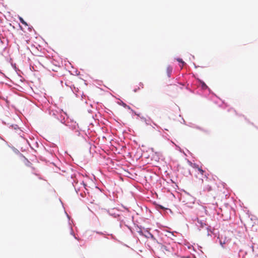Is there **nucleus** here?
<instances>
[{"mask_svg": "<svg viewBox=\"0 0 258 258\" xmlns=\"http://www.w3.org/2000/svg\"><path fill=\"white\" fill-rule=\"evenodd\" d=\"M146 229H149V230H150V229H151V228H146Z\"/></svg>", "mask_w": 258, "mask_h": 258, "instance_id": "nucleus-10", "label": "nucleus"}, {"mask_svg": "<svg viewBox=\"0 0 258 258\" xmlns=\"http://www.w3.org/2000/svg\"><path fill=\"white\" fill-rule=\"evenodd\" d=\"M200 82H201V84L202 86V88L203 89H206L207 88H208V86L206 85V84L204 82H202L201 81Z\"/></svg>", "mask_w": 258, "mask_h": 258, "instance_id": "nucleus-4", "label": "nucleus"}, {"mask_svg": "<svg viewBox=\"0 0 258 258\" xmlns=\"http://www.w3.org/2000/svg\"><path fill=\"white\" fill-rule=\"evenodd\" d=\"M69 231H70V233H71V234H73V231H72V228H71L69 227Z\"/></svg>", "mask_w": 258, "mask_h": 258, "instance_id": "nucleus-7", "label": "nucleus"}, {"mask_svg": "<svg viewBox=\"0 0 258 258\" xmlns=\"http://www.w3.org/2000/svg\"><path fill=\"white\" fill-rule=\"evenodd\" d=\"M146 242H148V245L150 247V244L156 243L155 239L154 237L153 234L150 232L146 230Z\"/></svg>", "mask_w": 258, "mask_h": 258, "instance_id": "nucleus-1", "label": "nucleus"}, {"mask_svg": "<svg viewBox=\"0 0 258 258\" xmlns=\"http://www.w3.org/2000/svg\"><path fill=\"white\" fill-rule=\"evenodd\" d=\"M194 168L197 169V170L201 173V174L203 175L205 171L203 170L202 168L200 167L198 165H195Z\"/></svg>", "mask_w": 258, "mask_h": 258, "instance_id": "nucleus-2", "label": "nucleus"}, {"mask_svg": "<svg viewBox=\"0 0 258 258\" xmlns=\"http://www.w3.org/2000/svg\"><path fill=\"white\" fill-rule=\"evenodd\" d=\"M176 60L180 63H181L182 64H183L184 63V62L182 60V59L181 58H177L176 59Z\"/></svg>", "mask_w": 258, "mask_h": 258, "instance_id": "nucleus-6", "label": "nucleus"}, {"mask_svg": "<svg viewBox=\"0 0 258 258\" xmlns=\"http://www.w3.org/2000/svg\"><path fill=\"white\" fill-rule=\"evenodd\" d=\"M220 244L221 245L223 246V244H225V242H222V241H220Z\"/></svg>", "mask_w": 258, "mask_h": 258, "instance_id": "nucleus-9", "label": "nucleus"}, {"mask_svg": "<svg viewBox=\"0 0 258 258\" xmlns=\"http://www.w3.org/2000/svg\"><path fill=\"white\" fill-rule=\"evenodd\" d=\"M166 71H167L168 77H170L171 72L172 71V68L170 67H168L166 69Z\"/></svg>", "mask_w": 258, "mask_h": 258, "instance_id": "nucleus-3", "label": "nucleus"}, {"mask_svg": "<svg viewBox=\"0 0 258 258\" xmlns=\"http://www.w3.org/2000/svg\"><path fill=\"white\" fill-rule=\"evenodd\" d=\"M20 20L23 24L27 26V24L26 23V22L22 18H20Z\"/></svg>", "mask_w": 258, "mask_h": 258, "instance_id": "nucleus-5", "label": "nucleus"}, {"mask_svg": "<svg viewBox=\"0 0 258 258\" xmlns=\"http://www.w3.org/2000/svg\"><path fill=\"white\" fill-rule=\"evenodd\" d=\"M220 244L221 245L223 246V244H225V242H222V241H220Z\"/></svg>", "mask_w": 258, "mask_h": 258, "instance_id": "nucleus-8", "label": "nucleus"}]
</instances>
